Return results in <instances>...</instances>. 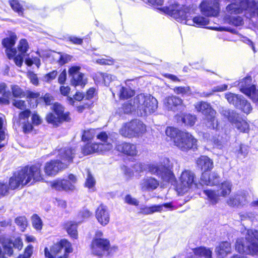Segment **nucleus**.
<instances>
[{"label":"nucleus","instance_id":"obj_1","mask_svg":"<svg viewBox=\"0 0 258 258\" xmlns=\"http://www.w3.org/2000/svg\"><path fill=\"white\" fill-rule=\"evenodd\" d=\"M54 100V96L50 93H46L40 97V100H36L35 106H37L41 102H43L46 106L51 105L52 112L46 114L45 119L48 124H51L53 127H57L64 122H70L72 120L71 114L70 111H65V107L58 102L53 103Z\"/></svg>","mask_w":258,"mask_h":258},{"label":"nucleus","instance_id":"obj_2","mask_svg":"<svg viewBox=\"0 0 258 258\" xmlns=\"http://www.w3.org/2000/svg\"><path fill=\"white\" fill-rule=\"evenodd\" d=\"M159 10L181 22H184L187 25H191L190 21H192L193 26L198 27H203L209 23V19L204 17L197 16L192 17V15L195 13L189 7L182 6L180 7L178 4H172Z\"/></svg>","mask_w":258,"mask_h":258},{"label":"nucleus","instance_id":"obj_3","mask_svg":"<svg viewBox=\"0 0 258 258\" xmlns=\"http://www.w3.org/2000/svg\"><path fill=\"white\" fill-rule=\"evenodd\" d=\"M166 135L170 138L173 144L182 152H187L190 150L195 151L198 149V140L190 133L177 130L168 126L165 131Z\"/></svg>","mask_w":258,"mask_h":258},{"label":"nucleus","instance_id":"obj_4","mask_svg":"<svg viewBox=\"0 0 258 258\" xmlns=\"http://www.w3.org/2000/svg\"><path fill=\"white\" fill-rule=\"evenodd\" d=\"M235 249L240 253L251 255L258 254V230H247L244 238H238Z\"/></svg>","mask_w":258,"mask_h":258},{"label":"nucleus","instance_id":"obj_5","mask_svg":"<svg viewBox=\"0 0 258 258\" xmlns=\"http://www.w3.org/2000/svg\"><path fill=\"white\" fill-rule=\"evenodd\" d=\"M103 233L101 230H97L93 238L90 248L91 253L99 257L104 255H110L117 250V246H111L108 239L103 238Z\"/></svg>","mask_w":258,"mask_h":258},{"label":"nucleus","instance_id":"obj_6","mask_svg":"<svg viewBox=\"0 0 258 258\" xmlns=\"http://www.w3.org/2000/svg\"><path fill=\"white\" fill-rule=\"evenodd\" d=\"M73 251L71 243L67 239H61L44 249L45 258H69V254Z\"/></svg>","mask_w":258,"mask_h":258},{"label":"nucleus","instance_id":"obj_7","mask_svg":"<svg viewBox=\"0 0 258 258\" xmlns=\"http://www.w3.org/2000/svg\"><path fill=\"white\" fill-rule=\"evenodd\" d=\"M146 132V125L137 119H132L124 123L119 130L121 135L128 138L142 136Z\"/></svg>","mask_w":258,"mask_h":258},{"label":"nucleus","instance_id":"obj_8","mask_svg":"<svg viewBox=\"0 0 258 258\" xmlns=\"http://www.w3.org/2000/svg\"><path fill=\"white\" fill-rule=\"evenodd\" d=\"M43 167L41 162H37L31 165H26L23 167L24 172L26 174L27 181L28 183L33 179L34 182L44 180L43 174L42 171Z\"/></svg>","mask_w":258,"mask_h":258},{"label":"nucleus","instance_id":"obj_9","mask_svg":"<svg viewBox=\"0 0 258 258\" xmlns=\"http://www.w3.org/2000/svg\"><path fill=\"white\" fill-rule=\"evenodd\" d=\"M18 39L16 33L12 31H8L7 36L2 39V45L5 48V52L9 59H12L15 54H17V50L15 47Z\"/></svg>","mask_w":258,"mask_h":258},{"label":"nucleus","instance_id":"obj_10","mask_svg":"<svg viewBox=\"0 0 258 258\" xmlns=\"http://www.w3.org/2000/svg\"><path fill=\"white\" fill-rule=\"evenodd\" d=\"M68 179H58L51 182L50 186L57 191H72L75 189L74 184L77 179L76 176L70 173L68 175Z\"/></svg>","mask_w":258,"mask_h":258},{"label":"nucleus","instance_id":"obj_11","mask_svg":"<svg viewBox=\"0 0 258 258\" xmlns=\"http://www.w3.org/2000/svg\"><path fill=\"white\" fill-rule=\"evenodd\" d=\"M251 77L246 76L240 82L239 90L253 102H258V89H256L255 85H251Z\"/></svg>","mask_w":258,"mask_h":258},{"label":"nucleus","instance_id":"obj_12","mask_svg":"<svg viewBox=\"0 0 258 258\" xmlns=\"http://www.w3.org/2000/svg\"><path fill=\"white\" fill-rule=\"evenodd\" d=\"M201 13L207 17H217L220 12V6L219 0L211 2H202L200 5Z\"/></svg>","mask_w":258,"mask_h":258},{"label":"nucleus","instance_id":"obj_13","mask_svg":"<svg viewBox=\"0 0 258 258\" xmlns=\"http://www.w3.org/2000/svg\"><path fill=\"white\" fill-rule=\"evenodd\" d=\"M114 149L119 155L125 157H135L138 154L136 144L125 141L117 143Z\"/></svg>","mask_w":258,"mask_h":258},{"label":"nucleus","instance_id":"obj_14","mask_svg":"<svg viewBox=\"0 0 258 258\" xmlns=\"http://www.w3.org/2000/svg\"><path fill=\"white\" fill-rule=\"evenodd\" d=\"M26 174L23 167L13 173L12 176L9 178L8 182V185L11 190L21 188L28 184Z\"/></svg>","mask_w":258,"mask_h":258},{"label":"nucleus","instance_id":"obj_15","mask_svg":"<svg viewBox=\"0 0 258 258\" xmlns=\"http://www.w3.org/2000/svg\"><path fill=\"white\" fill-rule=\"evenodd\" d=\"M179 182L181 186V191L186 192L188 189L193 187L198 188L195 175L190 170H184L181 172L179 177Z\"/></svg>","mask_w":258,"mask_h":258},{"label":"nucleus","instance_id":"obj_16","mask_svg":"<svg viewBox=\"0 0 258 258\" xmlns=\"http://www.w3.org/2000/svg\"><path fill=\"white\" fill-rule=\"evenodd\" d=\"M111 143H87L82 148V153L84 156L90 155L94 153H103L111 149Z\"/></svg>","mask_w":258,"mask_h":258},{"label":"nucleus","instance_id":"obj_17","mask_svg":"<svg viewBox=\"0 0 258 258\" xmlns=\"http://www.w3.org/2000/svg\"><path fill=\"white\" fill-rule=\"evenodd\" d=\"M76 154V149L72 147H66L58 150V157L65 169L73 163L74 159Z\"/></svg>","mask_w":258,"mask_h":258},{"label":"nucleus","instance_id":"obj_18","mask_svg":"<svg viewBox=\"0 0 258 258\" xmlns=\"http://www.w3.org/2000/svg\"><path fill=\"white\" fill-rule=\"evenodd\" d=\"M43 168L46 176H54L66 169L62 165V161L59 159H51L46 162Z\"/></svg>","mask_w":258,"mask_h":258},{"label":"nucleus","instance_id":"obj_19","mask_svg":"<svg viewBox=\"0 0 258 258\" xmlns=\"http://www.w3.org/2000/svg\"><path fill=\"white\" fill-rule=\"evenodd\" d=\"M19 52L18 54H15L13 59L15 64L19 67H21L23 63L24 57L26 55L29 49V45L27 40L25 38L21 39L17 47Z\"/></svg>","mask_w":258,"mask_h":258},{"label":"nucleus","instance_id":"obj_20","mask_svg":"<svg viewBox=\"0 0 258 258\" xmlns=\"http://www.w3.org/2000/svg\"><path fill=\"white\" fill-rule=\"evenodd\" d=\"M95 216L97 222L102 226L107 225L110 221L108 208L103 203H101L95 211Z\"/></svg>","mask_w":258,"mask_h":258},{"label":"nucleus","instance_id":"obj_21","mask_svg":"<svg viewBox=\"0 0 258 258\" xmlns=\"http://www.w3.org/2000/svg\"><path fill=\"white\" fill-rule=\"evenodd\" d=\"M197 168L201 171V175L211 171L214 168V162L207 155H200L195 161Z\"/></svg>","mask_w":258,"mask_h":258},{"label":"nucleus","instance_id":"obj_22","mask_svg":"<svg viewBox=\"0 0 258 258\" xmlns=\"http://www.w3.org/2000/svg\"><path fill=\"white\" fill-rule=\"evenodd\" d=\"M174 118L177 123L189 127L193 126L197 121L196 115L187 113H178Z\"/></svg>","mask_w":258,"mask_h":258},{"label":"nucleus","instance_id":"obj_23","mask_svg":"<svg viewBox=\"0 0 258 258\" xmlns=\"http://www.w3.org/2000/svg\"><path fill=\"white\" fill-rule=\"evenodd\" d=\"M79 222L75 221H67L63 224V227L69 236L73 239L78 238V227Z\"/></svg>","mask_w":258,"mask_h":258},{"label":"nucleus","instance_id":"obj_24","mask_svg":"<svg viewBox=\"0 0 258 258\" xmlns=\"http://www.w3.org/2000/svg\"><path fill=\"white\" fill-rule=\"evenodd\" d=\"M230 121L232 123L235 124V127L239 132L242 133H248L249 132L250 130L249 125L245 119L238 116H232Z\"/></svg>","mask_w":258,"mask_h":258},{"label":"nucleus","instance_id":"obj_25","mask_svg":"<svg viewBox=\"0 0 258 258\" xmlns=\"http://www.w3.org/2000/svg\"><path fill=\"white\" fill-rule=\"evenodd\" d=\"M219 175L215 172L209 171L201 176V179L203 183L207 185H215L219 182Z\"/></svg>","mask_w":258,"mask_h":258},{"label":"nucleus","instance_id":"obj_26","mask_svg":"<svg viewBox=\"0 0 258 258\" xmlns=\"http://www.w3.org/2000/svg\"><path fill=\"white\" fill-rule=\"evenodd\" d=\"M164 104L168 110H173L182 105L183 100L179 97L171 95L165 98Z\"/></svg>","mask_w":258,"mask_h":258},{"label":"nucleus","instance_id":"obj_27","mask_svg":"<svg viewBox=\"0 0 258 258\" xmlns=\"http://www.w3.org/2000/svg\"><path fill=\"white\" fill-rule=\"evenodd\" d=\"M159 185V181L156 178L148 177L144 178L141 183V188L143 190H153Z\"/></svg>","mask_w":258,"mask_h":258},{"label":"nucleus","instance_id":"obj_28","mask_svg":"<svg viewBox=\"0 0 258 258\" xmlns=\"http://www.w3.org/2000/svg\"><path fill=\"white\" fill-rule=\"evenodd\" d=\"M216 112L215 110L207 116H205L204 124L207 129L218 130L219 122L216 118Z\"/></svg>","mask_w":258,"mask_h":258},{"label":"nucleus","instance_id":"obj_29","mask_svg":"<svg viewBox=\"0 0 258 258\" xmlns=\"http://www.w3.org/2000/svg\"><path fill=\"white\" fill-rule=\"evenodd\" d=\"M11 92L8 89L7 85L5 83H0V104L9 105L10 103Z\"/></svg>","mask_w":258,"mask_h":258},{"label":"nucleus","instance_id":"obj_30","mask_svg":"<svg viewBox=\"0 0 258 258\" xmlns=\"http://www.w3.org/2000/svg\"><path fill=\"white\" fill-rule=\"evenodd\" d=\"M195 108L197 112L201 113L205 116H207L215 111L210 104L207 102L201 101L195 104Z\"/></svg>","mask_w":258,"mask_h":258},{"label":"nucleus","instance_id":"obj_31","mask_svg":"<svg viewBox=\"0 0 258 258\" xmlns=\"http://www.w3.org/2000/svg\"><path fill=\"white\" fill-rule=\"evenodd\" d=\"M163 181L172 182L176 180L173 172L168 167L163 165L159 176Z\"/></svg>","mask_w":258,"mask_h":258},{"label":"nucleus","instance_id":"obj_32","mask_svg":"<svg viewBox=\"0 0 258 258\" xmlns=\"http://www.w3.org/2000/svg\"><path fill=\"white\" fill-rule=\"evenodd\" d=\"M144 111L146 113H152L154 112L158 107L157 100L152 98H146L143 102Z\"/></svg>","mask_w":258,"mask_h":258},{"label":"nucleus","instance_id":"obj_33","mask_svg":"<svg viewBox=\"0 0 258 258\" xmlns=\"http://www.w3.org/2000/svg\"><path fill=\"white\" fill-rule=\"evenodd\" d=\"M231 244L227 241L221 242L217 247V255L218 258H223L228 253L230 252Z\"/></svg>","mask_w":258,"mask_h":258},{"label":"nucleus","instance_id":"obj_34","mask_svg":"<svg viewBox=\"0 0 258 258\" xmlns=\"http://www.w3.org/2000/svg\"><path fill=\"white\" fill-rule=\"evenodd\" d=\"M0 243L4 249V252L9 256H11L13 254V240L9 238L4 236L0 237Z\"/></svg>","mask_w":258,"mask_h":258},{"label":"nucleus","instance_id":"obj_35","mask_svg":"<svg viewBox=\"0 0 258 258\" xmlns=\"http://www.w3.org/2000/svg\"><path fill=\"white\" fill-rule=\"evenodd\" d=\"M70 82L71 85L74 87L80 86L82 88H84L87 84V79L85 78L83 73H80L71 78Z\"/></svg>","mask_w":258,"mask_h":258},{"label":"nucleus","instance_id":"obj_36","mask_svg":"<svg viewBox=\"0 0 258 258\" xmlns=\"http://www.w3.org/2000/svg\"><path fill=\"white\" fill-rule=\"evenodd\" d=\"M92 217L93 212L86 206L83 207L77 214V217L80 220V223L85 222Z\"/></svg>","mask_w":258,"mask_h":258},{"label":"nucleus","instance_id":"obj_37","mask_svg":"<svg viewBox=\"0 0 258 258\" xmlns=\"http://www.w3.org/2000/svg\"><path fill=\"white\" fill-rule=\"evenodd\" d=\"M194 254L199 257H205L206 258H211L212 251L204 246H199L192 249Z\"/></svg>","mask_w":258,"mask_h":258},{"label":"nucleus","instance_id":"obj_38","mask_svg":"<svg viewBox=\"0 0 258 258\" xmlns=\"http://www.w3.org/2000/svg\"><path fill=\"white\" fill-rule=\"evenodd\" d=\"M162 211V206L152 205L151 206H144L140 208L139 213L142 215H150L155 212H160Z\"/></svg>","mask_w":258,"mask_h":258},{"label":"nucleus","instance_id":"obj_39","mask_svg":"<svg viewBox=\"0 0 258 258\" xmlns=\"http://www.w3.org/2000/svg\"><path fill=\"white\" fill-rule=\"evenodd\" d=\"M232 190V184L228 181H224L222 182L219 186L220 190V196L226 197L228 196Z\"/></svg>","mask_w":258,"mask_h":258},{"label":"nucleus","instance_id":"obj_40","mask_svg":"<svg viewBox=\"0 0 258 258\" xmlns=\"http://www.w3.org/2000/svg\"><path fill=\"white\" fill-rule=\"evenodd\" d=\"M225 97L229 103L234 105L235 107L239 106L242 99L239 95L231 92L226 93Z\"/></svg>","mask_w":258,"mask_h":258},{"label":"nucleus","instance_id":"obj_41","mask_svg":"<svg viewBox=\"0 0 258 258\" xmlns=\"http://www.w3.org/2000/svg\"><path fill=\"white\" fill-rule=\"evenodd\" d=\"M204 193L207 197L208 199L213 205H216L219 201V197L216 190L212 189H205Z\"/></svg>","mask_w":258,"mask_h":258},{"label":"nucleus","instance_id":"obj_42","mask_svg":"<svg viewBox=\"0 0 258 258\" xmlns=\"http://www.w3.org/2000/svg\"><path fill=\"white\" fill-rule=\"evenodd\" d=\"M135 95V92L131 89L122 87L119 91V97L121 99H127Z\"/></svg>","mask_w":258,"mask_h":258},{"label":"nucleus","instance_id":"obj_43","mask_svg":"<svg viewBox=\"0 0 258 258\" xmlns=\"http://www.w3.org/2000/svg\"><path fill=\"white\" fill-rule=\"evenodd\" d=\"M9 4L14 11L20 16L23 15L24 9L18 0H11Z\"/></svg>","mask_w":258,"mask_h":258},{"label":"nucleus","instance_id":"obj_44","mask_svg":"<svg viewBox=\"0 0 258 258\" xmlns=\"http://www.w3.org/2000/svg\"><path fill=\"white\" fill-rule=\"evenodd\" d=\"M11 91L13 96L15 98L25 97L26 92H24L19 86L14 85L11 86Z\"/></svg>","mask_w":258,"mask_h":258},{"label":"nucleus","instance_id":"obj_45","mask_svg":"<svg viewBox=\"0 0 258 258\" xmlns=\"http://www.w3.org/2000/svg\"><path fill=\"white\" fill-rule=\"evenodd\" d=\"M95 129L90 128L84 131L82 136V140L84 142H89L92 140L95 137Z\"/></svg>","mask_w":258,"mask_h":258},{"label":"nucleus","instance_id":"obj_46","mask_svg":"<svg viewBox=\"0 0 258 258\" xmlns=\"http://www.w3.org/2000/svg\"><path fill=\"white\" fill-rule=\"evenodd\" d=\"M239 106L240 110L246 114H249L252 110V107L250 103L245 99L242 98Z\"/></svg>","mask_w":258,"mask_h":258},{"label":"nucleus","instance_id":"obj_47","mask_svg":"<svg viewBox=\"0 0 258 258\" xmlns=\"http://www.w3.org/2000/svg\"><path fill=\"white\" fill-rule=\"evenodd\" d=\"M32 224L34 228L37 230H40L42 228V222L40 217L37 214H34L32 217Z\"/></svg>","mask_w":258,"mask_h":258},{"label":"nucleus","instance_id":"obj_48","mask_svg":"<svg viewBox=\"0 0 258 258\" xmlns=\"http://www.w3.org/2000/svg\"><path fill=\"white\" fill-rule=\"evenodd\" d=\"M60 56L57 60V62L60 66H62L66 63H67L71 61L73 56L71 55L68 54H61V52H59Z\"/></svg>","mask_w":258,"mask_h":258},{"label":"nucleus","instance_id":"obj_49","mask_svg":"<svg viewBox=\"0 0 258 258\" xmlns=\"http://www.w3.org/2000/svg\"><path fill=\"white\" fill-rule=\"evenodd\" d=\"M173 90L176 94L184 96L190 91V88L188 86H178L174 87Z\"/></svg>","mask_w":258,"mask_h":258},{"label":"nucleus","instance_id":"obj_50","mask_svg":"<svg viewBox=\"0 0 258 258\" xmlns=\"http://www.w3.org/2000/svg\"><path fill=\"white\" fill-rule=\"evenodd\" d=\"M15 223L20 227L22 231H24L27 225L26 218L24 216H19L15 219Z\"/></svg>","mask_w":258,"mask_h":258},{"label":"nucleus","instance_id":"obj_51","mask_svg":"<svg viewBox=\"0 0 258 258\" xmlns=\"http://www.w3.org/2000/svg\"><path fill=\"white\" fill-rule=\"evenodd\" d=\"M11 189L10 186L7 183L0 181V198L7 196Z\"/></svg>","mask_w":258,"mask_h":258},{"label":"nucleus","instance_id":"obj_52","mask_svg":"<svg viewBox=\"0 0 258 258\" xmlns=\"http://www.w3.org/2000/svg\"><path fill=\"white\" fill-rule=\"evenodd\" d=\"M94 102L93 101H89L84 104L79 105L76 107V110L79 113H82L86 109H90L93 106Z\"/></svg>","mask_w":258,"mask_h":258},{"label":"nucleus","instance_id":"obj_53","mask_svg":"<svg viewBox=\"0 0 258 258\" xmlns=\"http://www.w3.org/2000/svg\"><path fill=\"white\" fill-rule=\"evenodd\" d=\"M163 165H150L148 167L149 171L152 174L159 176Z\"/></svg>","mask_w":258,"mask_h":258},{"label":"nucleus","instance_id":"obj_54","mask_svg":"<svg viewBox=\"0 0 258 258\" xmlns=\"http://www.w3.org/2000/svg\"><path fill=\"white\" fill-rule=\"evenodd\" d=\"M95 184V180L91 172L88 171L87 172V177L85 182V186L89 188H91L94 186Z\"/></svg>","mask_w":258,"mask_h":258},{"label":"nucleus","instance_id":"obj_55","mask_svg":"<svg viewBox=\"0 0 258 258\" xmlns=\"http://www.w3.org/2000/svg\"><path fill=\"white\" fill-rule=\"evenodd\" d=\"M3 124V119L0 117V149L5 146V145L1 144V142L4 141L6 139V128L4 127Z\"/></svg>","mask_w":258,"mask_h":258},{"label":"nucleus","instance_id":"obj_56","mask_svg":"<svg viewBox=\"0 0 258 258\" xmlns=\"http://www.w3.org/2000/svg\"><path fill=\"white\" fill-rule=\"evenodd\" d=\"M33 246L29 244L25 248L23 253L18 256V258H30L33 253Z\"/></svg>","mask_w":258,"mask_h":258},{"label":"nucleus","instance_id":"obj_57","mask_svg":"<svg viewBox=\"0 0 258 258\" xmlns=\"http://www.w3.org/2000/svg\"><path fill=\"white\" fill-rule=\"evenodd\" d=\"M124 203L126 204L135 206H138L139 205V201L136 198H133L131 195H126L124 198Z\"/></svg>","mask_w":258,"mask_h":258},{"label":"nucleus","instance_id":"obj_58","mask_svg":"<svg viewBox=\"0 0 258 258\" xmlns=\"http://www.w3.org/2000/svg\"><path fill=\"white\" fill-rule=\"evenodd\" d=\"M34 125L28 120L22 123V131L25 134H28L34 130Z\"/></svg>","mask_w":258,"mask_h":258},{"label":"nucleus","instance_id":"obj_59","mask_svg":"<svg viewBox=\"0 0 258 258\" xmlns=\"http://www.w3.org/2000/svg\"><path fill=\"white\" fill-rule=\"evenodd\" d=\"M97 94V91L95 87H91L89 88L85 94V98L86 100H90L92 99L95 95Z\"/></svg>","mask_w":258,"mask_h":258},{"label":"nucleus","instance_id":"obj_60","mask_svg":"<svg viewBox=\"0 0 258 258\" xmlns=\"http://www.w3.org/2000/svg\"><path fill=\"white\" fill-rule=\"evenodd\" d=\"M96 62L100 65H113L114 63V60L111 57L98 58Z\"/></svg>","mask_w":258,"mask_h":258},{"label":"nucleus","instance_id":"obj_61","mask_svg":"<svg viewBox=\"0 0 258 258\" xmlns=\"http://www.w3.org/2000/svg\"><path fill=\"white\" fill-rule=\"evenodd\" d=\"M81 67L79 66H71L68 70V74L71 78H73L78 74L80 73Z\"/></svg>","mask_w":258,"mask_h":258},{"label":"nucleus","instance_id":"obj_62","mask_svg":"<svg viewBox=\"0 0 258 258\" xmlns=\"http://www.w3.org/2000/svg\"><path fill=\"white\" fill-rule=\"evenodd\" d=\"M104 73L97 72L93 76V79L96 85L103 84Z\"/></svg>","mask_w":258,"mask_h":258},{"label":"nucleus","instance_id":"obj_63","mask_svg":"<svg viewBox=\"0 0 258 258\" xmlns=\"http://www.w3.org/2000/svg\"><path fill=\"white\" fill-rule=\"evenodd\" d=\"M31 111L29 109H24L23 110L20 111L18 115L20 120L28 119L30 116Z\"/></svg>","mask_w":258,"mask_h":258},{"label":"nucleus","instance_id":"obj_64","mask_svg":"<svg viewBox=\"0 0 258 258\" xmlns=\"http://www.w3.org/2000/svg\"><path fill=\"white\" fill-rule=\"evenodd\" d=\"M26 96L28 99V101L31 100L32 99H37L40 97V94L38 92H33L30 90H28L26 92Z\"/></svg>","mask_w":258,"mask_h":258}]
</instances>
